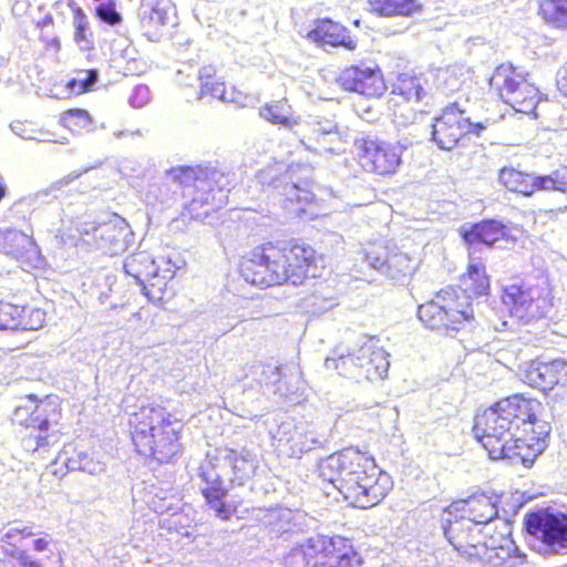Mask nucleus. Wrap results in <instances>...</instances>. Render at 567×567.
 <instances>
[{
  "label": "nucleus",
  "mask_w": 567,
  "mask_h": 567,
  "mask_svg": "<svg viewBox=\"0 0 567 567\" xmlns=\"http://www.w3.org/2000/svg\"><path fill=\"white\" fill-rule=\"evenodd\" d=\"M61 410L58 396H45L35 400L29 396L24 404L16 408L13 421L21 426L20 442L22 449L40 457L60 440L59 421Z\"/></svg>",
  "instance_id": "nucleus-6"
},
{
  "label": "nucleus",
  "mask_w": 567,
  "mask_h": 567,
  "mask_svg": "<svg viewBox=\"0 0 567 567\" xmlns=\"http://www.w3.org/2000/svg\"><path fill=\"white\" fill-rule=\"evenodd\" d=\"M216 73V70L214 66L208 65L204 66L198 74V79L200 81V86L204 84V82H212L214 81V75Z\"/></svg>",
  "instance_id": "nucleus-59"
},
{
  "label": "nucleus",
  "mask_w": 567,
  "mask_h": 567,
  "mask_svg": "<svg viewBox=\"0 0 567 567\" xmlns=\"http://www.w3.org/2000/svg\"><path fill=\"white\" fill-rule=\"evenodd\" d=\"M485 128L482 123L471 122L465 106L455 101L446 105L435 118L432 138L441 150L450 151L466 134L474 133L478 136Z\"/></svg>",
  "instance_id": "nucleus-10"
},
{
  "label": "nucleus",
  "mask_w": 567,
  "mask_h": 567,
  "mask_svg": "<svg viewBox=\"0 0 567 567\" xmlns=\"http://www.w3.org/2000/svg\"><path fill=\"white\" fill-rule=\"evenodd\" d=\"M65 466L69 471H81L91 475H96L105 471V464L95 460L91 454L79 451L65 460Z\"/></svg>",
  "instance_id": "nucleus-35"
},
{
  "label": "nucleus",
  "mask_w": 567,
  "mask_h": 567,
  "mask_svg": "<svg viewBox=\"0 0 567 567\" xmlns=\"http://www.w3.org/2000/svg\"><path fill=\"white\" fill-rule=\"evenodd\" d=\"M87 169H84L83 172H72L70 174H68L66 176L62 177L61 179L54 182L52 185H51V190L53 189H61L65 186H68L69 184H71L73 181H75L76 178H79L84 172H86Z\"/></svg>",
  "instance_id": "nucleus-54"
},
{
  "label": "nucleus",
  "mask_w": 567,
  "mask_h": 567,
  "mask_svg": "<svg viewBox=\"0 0 567 567\" xmlns=\"http://www.w3.org/2000/svg\"><path fill=\"white\" fill-rule=\"evenodd\" d=\"M123 269L141 287L148 300L163 301L166 298L168 282H163L165 276L158 275V267L148 252L138 251L127 256Z\"/></svg>",
  "instance_id": "nucleus-12"
},
{
  "label": "nucleus",
  "mask_w": 567,
  "mask_h": 567,
  "mask_svg": "<svg viewBox=\"0 0 567 567\" xmlns=\"http://www.w3.org/2000/svg\"><path fill=\"white\" fill-rule=\"evenodd\" d=\"M557 87L563 95L567 96V63L557 74Z\"/></svg>",
  "instance_id": "nucleus-57"
},
{
  "label": "nucleus",
  "mask_w": 567,
  "mask_h": 567,
  "mask_svg": "<svg viewBox=\"0 0 567 567\" xmlns=\"http://www.w3.org/2000/svg\"><path fill=\"white\" fill-rule=\"evenodd\" d=\"M259 115L272 124H279L288 128L296 124V121L291 117V107L285 101L266 104L259 110Z\"/></svg>",
  "instance_id": "nucleus-34"
},
{
  "label": "nucleus",
  "mask_w": 567,
  "mask_h": 567,
  "mask_svg": "<svg viewBox=\"0 0 567 567\" xmlns=\"http://www.w3.org/2000/svg\"><path fill=\"white\" fill-rule=\"evenodd\" d=\"M540 409L539 401L520 394L504 398L476 416L473 432L491 458L525 463L548 445L551 426L537 419Z\"/></svg>",
  "instance_id": "nucleus-1"
},
{
  "label": "nucleus",
  "mask_w": 567,
  "mask_h": 567,
  "mask_svg": "<svg viewBox=\"0 0 567 567\" xmlns=\"http://www.w3.org/2000/svg\"><path fill=\"white\" fill-rule=\"evenodd\" d=\"M207 542L205 536L194 534L192 530H179V547L186 549L189 554L198 550H203Z\"/></svg>",
  "instance_id": "nucleus-47"
},
{
  "label": "nucleus",
  "mask_w": 567,
  "mask_h": 567,
  "mask_svg": "<svg viewBox=\"0 0 567 567\" xmlns=\"http://www.w3.org/2000/svg\"><path fill=\"white\" fill-rule=\"evenodd\" d=\"M486 551L488 553V560H494L495 565H503L512 557H523L518 547L512 538H502L499 545H495L494 540L491 544H485Z\"/></svg>",
  "instance_id": "nucleus-36"
},
{
  "label": "nucleus",
  "mask_w": 567,
  "mask_h": 567,
  "mask_svg": "<svg viewBox=\"0 0 567 567\" xmlns=\"http://www.w3.org/2000/svg\"><path fill=\"white\" fill-rule=\"evenodd\" d=\"M317 261L315 249L303 243H269L254 249L239 270L246 282L260 288L285 282L299 286L306 278L320 276Z\"/></svg>",
  "instance_id": "nucleus-3"
},
{
  "label": "nucleus",
  "mask_w": 567,
  "mask_h": 567,
  "mask_svg": "<svg viewBox=\"0 0 567 567\" xmlns=\"http://www.w3.org/2000/svg\"><path fill=\"white\" fill-rule=\"evenodd\" d=\"M227 458L238 480H246L255 474L258 462L251 451L247 449H243L239 452L230 450Z\"/></svg>",
  "instance_id": "nucleus-33"
},
{
  "label": "nucleus",
  "mask_w": 567,
  "mask_h": 567,
  "mask_svg": "<svg viewBox=\"0 0 567 567\" xmlns=\"http://www.w3.org/2000/svg\"><path fill=\"white\" fill-rule=\"evenodd\" d=\"M364 261L372 269L383 274L396 284L404 285L417 267V261L402 251L390 252L382 245L370 246Z\"/></svg>",
  "instance_id": "nucleus-15"
},
{
  "label": "nucleus",
  "mask_w": 567,
  "mask_h": 567,
  "mask_svg": "<svg viewBox=\"0 0 567 567\" xmlns=\"http://www.w3.org/2000/svg\"><path fill=\"white\" fill-rule=\"evenodd\" d=\"M471 71L464 64H452L439 68L433 73V83L439 91L450 94L460 91L470 80Z\"/></svg>",
  "instance_id": "nucleus-27"
},
{
  "label": "nucleus",
  "mask_w": 567,
  "mask_h": 567,
  "mask_svg": "<svg viewBox=\"0 0 567 567\" xmlns=\"http://www.w3.org/2000/svg\"><path fill=\"white\" fill-rule=\"evenodd\" d=\"M238 320L234 317L229 318V321L227 322L226 326L224 327H220L218 330L221 334H225L227 332H229L230 330H233L236 324H237Z\"/></svg>",
  "instance_id": "nucleus-62"
},
{
  "label": "nucleus",
  "mask_w": 567,
  "mask_h": 567,
  "mask_svg": "<svg viewBox=\"0 0 567 567\" xmlns=\"http://www.w3.org/2000/svg\"><path fill=\"white\" fill-rule=\"evenodd\" d=\"M318 472L323 481L360 508L377 505L392 488L391 477L355 449H344L322 458Z\"/></svg>",
  "instance_id": "nucleus-2"
},
{
  "label": "nucleus",
  "mask_w": 567,
  "mask_h": 567,
  "mask_svg": "<svg viewBox=\"0 0 567 567\" xmlns=\"http://www.w3.org/2000/svg\"><path fill=\"white\" fill-rule=\"evenodd\" d=\"M324 365L328 370H337L340 375L358 379L354 352L339 358H327Z\"/></svg>",
  "instance_id": "nucleus-41"
},
{
  "label": "nucleus",
  "mask_w": 567,
  "mask_h": 567,
  "mask_svg": "<svg viewBox=\"0 0 567 567\" xmlns=\"http://www.w3.org/2000/svg\"><path fill=\"white\" fill-rule=\"evenodd\" d=\"M269 185L272 186L274 188H279L282 186L284 190L281 195L285 197V208L288 209L290 214L300 216L302 213H305V208L296 207L297 198L299 195L298 184L287 181L284 182L281 179H274L269 183Z\"/></svg>",
  "instance_id": "nucleus-40"
},
{
  "label": "nucleus",
  "mask_w": 567,
  "mask_h": 567,
  "mask_svg": "<svg viewBox=\"0 0 567 567\" xmlns=\"http://www.w3.org/2000/svg\"><path fill=\"white\" fill-rule=\"evenodd\" d=\"M174 10L169 0H142L138 17L144 29L164 25Z\"/></svg>",
  "instance_id": "nucleus-29"
},
{
  "label": "nucleus",
  "mask_w": 567,
  "mask_h": 567,
  "mask_svg": "<svg viewBox=\"0 0 567 567\" xmlns=\"http://www.w3.org/2000/svg\"><path fill=\"white\" fill-rule=\"evenodd\" d=\"M235 184V174L216 167L179 166L182 206L192 219H204L224 207Z\"/></svg>",
  "instance_id": "nucleus-5"
},
{
  "label": "nucleus",
  "mask_w": 567,
  "mask_h": 567,
  "mask_svg": "<svg viewBox=\"0 0 567 567\" xmlns=\"http://www.w3.org/2000/svg\"><path fill=\"white\" fill-rule=\"evenodd\" d=\"M228 93L229 91L226 90L224 82H204L198 94V99H202L205 95H210L212 97L225 102L228 101Z\"/></svg>",
  "instance_id": "nucleus-51"
},
{
  "label": "nucleus",
  "mask_w": 567,
  "mask_h": 567,
  "mask_svg": "<svg viewBox=\"0 0 567 567\" xmlns=\"http://www.w3.org/2000/svg\"><path fill=\"white\" fill-rule=\"evenodd\" d=\"M498 182L509 192L530 196L536 190H558L567 194V171H555L549 175L535 176L513 167L499 171Z\"/></svg>",
  "instance_id": "nucleus-13"
},
{
  "label": "nucleus",
  "mask_w": 567,
  "mask_h": 567,
  "mask_svg": "<svg viewBox=\"0 0 567 567\" xmlns=\"http://www.w3.org/2000/svg\"><path fill=\"white\" fill-rule=\"evenodd\" d=\"M498 496L486 493L473 494L465 499L453 502L445 515L470 519L475 525L487 524L498 515Z\"/></svg>",
  "instance_id": "nucleus-20"
},
{
  "label": "nucleus",
  "mask_w": 567,
  "mask_h": 567,
  "mask_svg": "<svg viewBox=\"0 0 567 567\" xmlns=\"http://www.w3.org/2000/svg\"><path fill=\"white\" fill-rule=\"evenodd\" d=\"M37 137H34L33 141H38V142H42V143H52V142H56L54 140V134L49 132V131H43V130H37V133H35Z\"/></svg>",
  "instance_id": "nucleus-60"
},
{
  "label": "nucleus",
  "mask_w": 567,
  "mask_h": 567,
  "mask_svg": "<svg viewBox=\"0 0 567 567\" xmlns=\"http://www.w3.org/2000/svg\"><path fill=\"white\" fill-rule=\"evenodd\" d=\"M298 426L299 424H295L291 420L284 421L278 425L277 431L274 434V439L290 449L292 437H295Z\"/></svg>",
  "instance_id": "nucleus-49"
},
{
  "label": "nucleus",
  "mask_w": 567,
  "mask_h": 567,
  "mask_svg": "<svg viewBox=\"0 0 567 567\" xmlns=\"http://www.w3.org/2000/svg\"><path fill=\"white\" fill-rule=\"evenodd\" d=\"M23 313L18 318V330H38L42 328L45 320V312L39 308L20 307Z\"/></svg>",
  "instance_id": "nucleus-44"
},
{
  "label": "nucleus",
  "mask_w": 567,
  "mask_h": 567,
  "mask_svg": "<svg viewBox=\"0 0 567 567\" xmlns=\"http://www.w3.org/2000/svg\"><path fill=\"white\" fill-rule=\"evenodd\" d=\"M0 252L13 257L24 267L41 268L44 264L32 234L16 228L0 229Z\"/></svg>",
  "instance_id": "nucleus-18"
},
{
  "label": "nucleus",
  "mask_w": 567,
  "mask_h": 567,
  "mask_svg": "<svg viewBox=\"0 0 567 567\" xmlns=\"http://www.w3.org/2000/svg\"><path fill=\"white\" fill-rule=\"evenodd\" d=\"M473 525L470 519L455 516L446 515L443 519V530L449 543L456 551L467 557L481 555L477 544L474 543V536L471 533Z\"/></svg>",
  "instance_id": "nucleus-25"
},
{
  "label": "nucleus",
  "mask_w": 567,
  "mask_h": 567,
  "mask_svg": "<svg viewBox=\"0 0 567 567\" xmlns=\"http://www.w3.org/2000/svg\"><path fill=\"white\" fill-rule=\"evenodd\" d=\"M540 10L547 22L557 28H567V0H546Z\"/></svg>",
  "instance_id": "nucleus-38"
},
{
  "label": "nucleus",
  "mask_w": 567,
  "mask_h": 567,
  "mask_svg": "<svg viewBox=\"0 0 567 567\" xmlns=\"http://www.w3.org/2000/svg\"><path fill=\"white\" fill-rule=\"evenodd\" d=\"M298 426L299 424H295L291 420L284 421L278 425L277 431L274 434V439L290 449L292 437H295Z\"/></svg>",
  "instance_id": "nucleus-50"
},
{
  "label": "nucleus",
  "mask_w": 567,
  "mask_h": 567,
  "mask_svg": "<svg viewBox=\"0 0 567 567\" xmlns=\"http://www.w3.org/2000/svg\"><path fill=\"white\" fill-rule=\"evenodd\" d=\"M320 444L321 441L309 429V426L301 423L298 426L295 437H292V443L289 450L291 455L297 456L299 454L311 451Z\"/></svg>",
  "instance_id": "nucleus-37"
},
{
  "label": "nucleus",
  "mask_w": 567,
  "mask_h": 567,
  "mask_svg": "<svg viewBox=\"0 0 567 567\" xmlns=\"http://www.w3.org/2000/svg\"><path fill=\"white\" fill-rule=\"evenodd\" d=\"M248 96L244 95L241 92L237 91L236 89H231L228 93V101L229 103H234L237 106H246L247 105Z\"/></svg>",
  "instance_id": "nucleus-56"
},
{
  "label": "nucleus",
  "mask_w": 567,
  "mask_h": 567,
  "mask_svg": "<svg viewBox=\"0 0 567 567\" xmlns=\"http://www.w3.org/2000/svg\"><path fill=\"white\" fill-rule=\"evenodd\" d=\"M502 301L512 317L524 322L539 319L547 313V300L538 287L507 286L503 291Z\"/></svg>",
  "instance_id": "nucleus-14"
},
{
  "label": "nucleus",
  "mask_w": 567,
  "mask_h": 567,
  "mask_svg": "<svg viewBox=\"0 0 567 567\" xmlns=\"http://www.w3.org/2000/svg\"><path fill=\"white\" fill-rule=\"evenodd\" d=\"M151 100V92L147 85L138 84L133 89L128 103L132 107L141 109Z\"/></svg>",
  "instance_id": "nucleus-52"
},
{
  "label": "nucleus",
  "mask_w": 567,
  "mask_h": 567,
  "mask_svg": "<svg viewBox=\"0 0 567 567\" xmlns=\"http://www.w3.org/2000/svg\"><path fill=\"white\" fill-rule=\"evenodd\" d=\"M524 382L543 391L567 382V364L561 360L533 361L524 371Z\"/></svg>",
  "instance_id": "nucleus-22"
},
{
  "label": "nucleus",
  "mask_w": 567,
  "mask_h": 567,
  "mask_svg": "<svg viewBox=\"0 0 567 567\" xmlns=\"http://www.w3.org/2000/svg\"><path fill=\"white\" fill-rule=\"evenodd\" d=\"M311 134L315 138H329L330 142L339 141L337 124L328 118H313L308 122Z\"/></svg>",
  "instance_id": "nucleus-43"
},
{
  "label": "nucleus",
  "mask_w": 567,
  "mask_h": 567,
  "mask_svg": "<svg viewBox=\"0 0 567 567\" xmlns=\"http://www.w3.org/2000/svg\"><path fill=\"white\" fill-rule=\"evenodd\" d=\"M199 470V475L206 483V486L202 487V492L209 509L223 520L229 519L235 509L224 501L227 491L223 487L219 474L210 464L202 465Z\"/></svg>",
  "instance_id": "nucleus-24"
},
{
  "label": "nucleus",
  "mask_w": 567,
  "mask_h": 567,
  "mask_svg": "<svg viewBox=\"0 0 567 567\" xmlns=\"http://www.w3.org/2000/svg\"><path fill=\"white\" fill-rule=\"evenodd\" d=\"M524 525L533 550L544 556L567 549V515L543 508L525 515Z\"/></svg>",
  "instance_id": "nucleus-8"
},
{
  "label": "nucleus",
  "mask_w": 567,
  "mask_h": 567,
  "mask_svg": "<svg viewBox=\"0 0 567 567\" xmlns=\"http://www.w3.org/2000/svg\"><path fill=\"white\" fill-rule=\"evenodd\" d=\"M83 240L111 256L124 252L134 241V233L127 221L114 215L107 221L95 224L84 223L79 227Z\"/></svg>",
  "instance_id": "nucleus-11"
},
{
  "label": "nucleus",
  "mask_w": 567,
  "mask_h": 567,
  "mask_svg": "<svg viewBox=\"0 0 567 567\" xmlns=\"http://www.w3.org/2000/svg\"><path fill=\"white\" fill-rule=\"evenodd\" d=\"M51 543H52V538L49 535H45L44 537L37 538L33 542V548L37 551L49 550L51 554H53V551L50 548Z\"/></svg>",
  "instance_id": "nucleus-58"
},
{
  "label": "nucleus",
  "mask_w": 567,
  "mask_h": 567,
  "mask_svg": "<svg viewBox=\"0 0 567 567\" xmlns=\"http://www.w3.org/2000/svg\"><path fill=\"white\" fill-rule=\"evenodd\" d=\"M251 373L257 382L271 391L274 395H278L279 398L286 395L285 386L281 382L280 367L259 362L252 365Z\"/></svg>",
  "instance_id": "nucleus-30"
},
{
  "label": "nucleus",
  "mask_w": 567,
  "mask_h": 567,
  "mask_svg": "<svg viewBox=\"0 0 567 567\" xmlns=\"http://www.w3.org/2000/svg\"><path fill=\"white\" fill-rule=\"evenodd\" d=\"M405 146L377 140H364L360 154V164L367 172L379 175L394 174L401 164Z\"/></svg>",
  "instance_id": "nucleus-16"
},
{
  "label": "nucleus",
  "mask_w": 567,
  "mask_h": 567,
  "mask_svg": "<svg viewBox=\"0 0 567 567\" xmlns=\"http://www.w3.org/2000/svg\"><path fill=\"white\" fill-rule=\"evenodd\" d=\"M99 80L97 70H85L78 72L76 76L69 81L68 87L76 93L81 94L90 91Z\"/></svg>",
  "instance_id": "nucleus-45"
},
{
  "label": "nucleus",
  "mask_w": 567,
  "mask_h": 567,
  "mask_svg": "<svg viewBox=\"0 0 567 567\" xmlns=\"http://www.w3.org/2000/svg\"><path fill=\"white\" fill-rule=\"evenodd\" d=\"M369 10L380 17H413L422 12L417 0H368Z\"/></svg>",
  "instance_id": "nucleus-28"
},
{
  "label": "nucleus",
  "mask_w": 567,
  "mask_h": 567,
  "mask_svg": "<svg viewBox=\"0 0 567 567\" xmlns=\"http://www.w3.org/2000/svg\"><path fill=\"white\" fill-rule=\"evenodd\" d=\"M313 199H315V195L312 194V192H310L307 188H302V187L299 186V195H298V198H297V206L296 207L305 208V206L310 204V203H312Z\"/></svg>",
  "instance_id": "nucleus-55"
},
{
  "label": "nucleus",
  "mask_w": 567,
  "mask_h": 567,
  "mask_svg": "<svg viewBox=\"0 0 567 567\" xmlns=\"http://www.w3.org/2000/svg\"><path fill=\"white\" fill-rule=\"evenodd\" d=\"M307 38L321 47H343L349 51L357 48V40L350 35V32L343 25L330 19L317 20Z\"/></svg>",
  "instance_id": "nucleus-26"
},
{
  "label": "nucleus",
  "mask_w": 567,
  "mask_h": 567,
  "mask_svg": "<svg viewBox=\"0 0 567 567\" xmlns=\"http://www.w3.org/2000/svg\"><path fill=\"white\" fill-rule=\"evenodd\" d=\"M167 173H168V175H171V176H172V179H173V181H176V179H177V172H176V169H175V168H171V169H168V171H167Z\"/></svg>",
  "instance_id": "nucleus-63"
},
{
  "label": "nucleus",
  "mask_w": 567,
  "mask_h": 567,
  "mask_svg": "<svg viewBox=\"0 0 567 567\" xmlns=\"http://www.w3.org/2000/svg\"><path fill=\"white\" fill-rule=\"evenodd\" d=\"M317 535L298 543L285 557V567H310V563L317 559L315 542Z\"/></svg>",
  "instance_id": "nucleus-31"
},
{
  "label": "nucleus",
  "mask_w": 567,
  "mask_h": 567,
  "mask_svg": "<svg viewBox=\"0 0 567 567\" xmlns=\"http://www.w3.org/2000/svg\"><path fill=\"white\" fill-rule=\"evenodd\" d=\"M338 83L349 92L368 97L381 96L386 86L379 68L352 65L344 69L338 78Z\"/></svg>",
  "instance_id": "nucleus-19"
},
{
  "label": "nucleus",
  "mask_w": 567,
  "mask_h": 567,
  "mask_svg": "<svg viewBox=\"0 0 567 567\" xmlns=\"http://www.w3.org/2000/svg\"><path fill=\"white\" fill-rule=\"evenodd\" d=\"M508 228L495 219H485L481 223L463 226L462 237L468 246L470 255L481 251V247L492 248L507 235Z\"/></svg>",
  "instance_id": "nucleus-21"
},
{
  "label": "nucleus",
  "mask_w": 567,
  "mask_h": 567,
  "mask_svg": "<svg viewBox=\"0 0 567 567\" xmlns=\"http://www.w3.org/2000/svg\"><path fill=\"white\" fill-rule=\"evenodd\" d=\"M55 563H56V564H60V563H61V558H60V557H58V558L55 559Z\"/></svg>",
  "instance_id": "nucleus-64"
},
{
  "label": "nucleus",
  "mask_w": 567,
  "mask_h": 567,
  "mask_svg": "<svg viewBox=\"0 0 567 567\" xmlns=\"http://www.w3.org/2000/svg\"><path fill=\"white\" fill-rule=\"evenodd\" d=\"M176 421L165 408L142 406L130 420L136 451L162 463L169 462L177 454Z\"/></svg>",
  "instance_id": "nucleus-7"
},
{
  "label": "nucleus",
  "mask_w": 567,
  "mask_h": 567,
  "mask_svg": "<svg viewBox=\"0 0 567 567\" xmlns=\"http://www.w3.org/2000/svg\"><path fill=\"white\" fill-rule=\"evenodd\" d=\"M23 313L20 306L0 302V330H18V318Z\"/></svg>",
  "instance_id": "nucleus-46"
},
{
  "label": "nucleus",
  "mask_w": 567,
  "mask_h": 567,
  "mask_svg": "<svg viewBox=\"0 0 567 567\" xmlns=\"http://www.w3.org/2000/svg\"><path fill=\"white\" fill-rule=\"evenodd\" d=\"M10 127L16 135L23 140H34V137H37V130L23 122H13Z\"/></svg>",
  "instance_id": "nucleus-53"
},
{
  "label": "nucleus",
  "mask_w": 567,
  "mask_h": 567,
  "mask_svg": "<svg viewBox=\"0 0 567 567\" xmlns=\"http://www.w3.org/2000/svg\"><path fill=\"white\" fill-rule=\"evenodd\" d=\"M61 125L64 127L80 133L85 130L92 132V118L87 111L81 109H73L64 112L60 118Z\"/></svg>",
  "instance_id": "nucleus-39"
},
{
  "label": "nucleus",
  "mask_w": 567,
  "mask_h": 567,
  "mask_svg": "<svg viewBox=\"0 0 567 567\" xmlns=\"http://www.w3.org/2000/svg\"><path fill=\"white\" fill-rule=\"evenodd\" d=\"M95 11L99 19L110 25H116L122 21V17L116 11L113 0L101 2L96 7Z\"/></svg>",
  "instance_id": "nucleus-48"
},
{
  "label": "nucleus",
  "mask_w": 567,
  "mask_h": 567,
  "mask_svg": "<svg viewBox=\"0 0 567 567\" xmlns=\"http://www.w3.org/2000/svg\"><path fill=\"white\" fill-rule=\"evenodd\" d=\"M489 83L499 97L516 112L534 113L538 117L536 109L539 91L526 74L518 72L512 64H502L494 71Z\"/></svg>",
  "instance_id": "nucleus-9"
},
{
  "label": "nucleus",
  "mask_w": 567,
  "mask_h": 567,
  "mask_svg": "<svg viewBox=\"0 0 567 567\" xmlns=\"http://www.w3.org/2000/svg\"><path fill=\"white\" fill-rule=\"evenodd\" d=\"M73 24L75 28L74 40L81 45L82 49H89L91 45L90 37L92 35L89 30V21L83 12V10L79 7L73 10Z\"/></svg>",
  "instance_id": "nucleus-42"
},
{
  "label": "nucleus",
  "mask_w": 567,
  "mask_h": 567,
  "mask_svg": "<svg viewBox=\"0 0 567 567\" xmlns=\"http://www.w3.org/2000/svg\"><path fill=\"white\" fill-rule=\"evenodd\" d=\"M358 379L368 380L382 379L386 374L390 362L388 353L383 348L378 347L373 339L365 342L354 351Z\"/></svg>",
  "instance_id": "nucleus-23"
},
{
  "label": "nucleus",
  "mask_w": 567,
  "mask_h": 567,
  "mask_svg": "<svg viewBox=\"0 0 567 567\" xmlns=\"http://www.w3.org/2000/svg\"><path fill=\"white\" fill-rule=\"evenodd\" d=\"M392 93L402 96L409 102H420L425 95V90L419 78L408 73H400L393 83Z\"/></svg>",
  "instance_id": "nucleus-32"
},
{
  "label": "nucleus",
  "mask_w": 567,
  "mask_h": 567,
  "mask_svg": "<svg viewBox=\"0 0 567 567\" xmlns=\"http://www.w3.org/2000/svg\"><path fill=\"white\" fill-rule=\"evenodd\" d=\"M113 136L117 140L124 138V137H135V136H143V132L141 130L136 131H114Z\"/></svg>",
  "instance_id": "nucleus-61"
},
{
  "label": "nucleus",
  "mask_w": 567,
  "mask_h": 567,
  "mask_svg": "<svg viewBox=\"0 0 567 567\" xmlns=\"http://www.w3.org/2000/svg\"><path fill=\"white\" fill-rule=\"evenodd\" d=\"M317 559L311 567H358L360 557L351 542L341 536L317 535Z\"/></svg>",
  "instance_id": "nucleus-17"
},
{
  "label": "nucleus",
  "mask_w": 567,
  "mask_h": 567,
  "mask_svg": "<svg viewBox=\"0 0 567 567\" xmlns=\"http://www.w3.org/2000/svg\"><path fill=\"white\" fill-rule=\"evenodd\" d=\"M461 280L464 288L460 291L452 287L442 289L433 300L419 306L417 317L429 329L449 334L451 331H458L461 326L473 319L467 293L487 295L489 278L486 276L485 266L470 255L467 272Z\"/></svg>",
  "instance_id": "nucleus-4"
}]
</instances>
